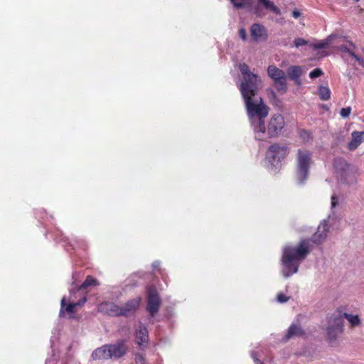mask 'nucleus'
Instances as JSON below:
<instances>
[{
    "instance_id": "nucleus-44",
    "label": "nucleus",
    "mask_w": 364,
    "mask_h": 364,
    "mask_svg": "<svg viewBox=\"0 0 364 364\" xmlns=\"http://www.w3.org/2000/svg\"><path fill=\"white\" fill-rule=\"evenodd\" d=\"M360 65L363 67H364V60L363 59Z\"/></svg>"
},
{
    "instance_id": "nucleus-4",
    "label": "nucleus",
    "mask_w": 364,
    "mask_h": 364,
    "mask_svg": "<svg viewBox=\"0 0 364 364\" xmlns=\"http://www.w3.org/2000/svg\"><path fill=\"white\" fill-rule=\"evenodd\" d=\"M313 163L311 153L306 149H299L296 157V178L298 183L304 184L309 178V170Z\"/></svg>"
},
{
    "instance_id": "nucleus-20",
    "label": "nucleus",
    "mask_w": 364,
    "mask_h": 364,
    "mask_svg": "<svg viewBox=\"0 0 364 364\" xmlns=\"http://www.w3.org/2000/svg\"><path fill=\"white\" fill-rule=\"evenodd\" d=\"M304 334V331L300 326L296 324H291L285 336L286 341L294 336H301Z\"/></svg>"
},
{
    "instance_id": "nucleus-42",
    "label": "nucleus",
    "mask_w": 364,
    "mask_h": 364,
    "mask_svg": "<svg viewBox=\"0 0 364 364\" xmlns=\"http://www.w3.org/2000/svg\"><path fill=\"white\" fill-rule=\"evenodd\" d=\"M356 61L358 62V63L360 64L363 60V58H361L360 57H359L358 55H357L355 58H354Z\"/></svg>"
},
{
    "instance_id": "nucleus-1",
    "label": "nucleus",
    "mask_w": 364,
    "mask_h": 364,
    "mask_svg": "<svg viewBox=\"0 0 364 364\" xmlns=\"http://www.w3.org/2000/svg\"><path fill=\"white\" fill-rule=\"evenodd\" d=\"M330 217L320 223L317 231L312 235L311 240H302L296 247L287 246L283 249L282 262L286 273H296L299 262L304 260L312 250V244H321L326 238L329 231L328 220Z\"/></svg>"
},
{
    "instance_id": "nucleus-36",
    "label": "nucleus",
    "mask_w": 364,
    "mask_h": 364,
    "mask_svg": "<svg viewBox=\"0 0 364 364\" xmlns=\"http://www.w3.org/2000/svg\"><path fill=\"white\" fill-rule=\"evenodd\" d=\"M252 358H253L255 364H263L257 357L255 353H252Z\"/></svg>"
},
{
    "instance_id": "nucleus-9",
    "label": "nucleus",
    "mask_w": 364,
    "mask_h": 364,
    "mask_svg": "<svg viewBox=\"0 0 364 364\" xmlns=\"http://www.w3.org/2000/svg\"><path fill=\"white\" fill-rule=\"evenodd\" d=\"M284 125V118L282 114L273 115L269 122L267 128H266L269 138L278 136Z\"/></svg>"
},
{
    "instance_id": "nucleus-2",
    "label": "nucleus",
    "mask_w": 364,
    "mask_h": 364,
    "mask_svg": "<svg viewBox=\"0 0 364 364\" xmlns=\"http://www.w3.org/2000/svg\"><path fill=\"white\" fill-rule=\"evenodd\" d=\"M247 114L255 139L262 140L266 132L265 119L269 114V107L261 97L244 100Z\"/></svg>"
},
{
    "instance_id": "nucleus-17",
    "label": "nucleus",
    "mask_w": 364,
    "mask_h": 364,
    "mask_svg": "<svg viewBox=\"0 0 364 364\" xmlns=\"http://www.w3.org/2000/svg\"><path fill=\"white\" fill-rule=\"evenodd\" d=\"M101 311L113 316H122L121 306L112 302H104L100 304Z\"/></svg>"
},
{
    "instance_id": "nucleus-3",
    "label": "nucleus",
    "mask_w": 364,
    "mask_h": 364,
    "mask_svg": "<svg viewBox=\"0 0 364 364\" xmlns=\"http://www.w3.org/2000/svg\"><path fill=\"white\" fill-rule=\"evenodd\" d=\"M239 70L242 75L239 90L243 100L259 97L257 94L263 87L261 77L251 72L249 66L245 63L239 65Z\"/></svg>"
},
{
    "instance_id": "nucleus-26",
    "label": "nucleus",
    "mask_w": 364,
    "mask_h": 364,
    "mask_svg": "<svg viewBox=\"0 0 364 364\" xmlns=\"http://www.w3.org/2000/svg\"><path fill=\"white\" fill-rule=\"evenodd\" d=\"M308 44V41L301 38H296L294 41V46L296 48H299L301 46H304Z\"/></svg>"
},
{
    "instance_id": "nucleus-40",
    "label": "nucleus",
    "mask_w": 364,
    "mask_h": 364,
    "mask_svg": "<svg viewBox=\"0 0 364 364\" xmlns=\"http://www.w3.org/2000/svg\"><path fill=\"white\" fill-rule=\"evenodd\" d=\"M351 57H353V58H355L357 55L352 50H349L348 53Z\"/></svg>"
},
{
    "instance_id": "nucleus-8",
    "label": "nucleus",
    "mask_w": 364,
    "mask_h": 364,
    "mask_svg": "<svg viewBox=\"0 0 364 364\" xmlns=\"http://www.w3.org/2000/svg\"><path fill=\"white\" fill-rule=\"evenodd\" d=\"M147 294L146 310L151 316H154L161 307V300L156 288L154 287L148 288Z\"/></svg>"
},
{
    "instance_id": "nucleus-25",
    "label": "nucleus",
    "mask_w": 364,
    "mask_h": 364,
    "mask_svg": "<svg viewBox=\"0 0 364 364\" xmlns=\"http://www.w3.org/2000/svg\"><path fill=\"white\" fill-rule=\"evenodd\" d=\"M299 136L304 142H306L311 139V134L306 129H301L299 131Z\"/></svg>"
},
{
    "instance_id": "nucleus-11",
    "label": "nucleus",
    "mask_w": 364,
    "mask_h": 364,
    "mask_svg": "<svg viewBox=\"0 0 364 364\" xmlns=\"http://www.w3.org/2000/svg\"><path fill=\"white\" fill-rule=\"evenodd\" d=\"M110 358L119 359L124 356L128 350L124 340L118 341L115 343L108 344Z\"/></svg>"
},
{
    "instance_id": "nucleus-10",
    "label": "nucleus",
    "mask_w": 364,
    "mask_h": 364,
    "mask_svg": "<svg viewBox=\"0 0 364 364\" xmlns=\"http://www.w3.org/2000/svg\"><path fill=\"white\" fill-rule=\"evenodd\" d=\"M250 31L251 38L255 42H264L268 38L267 29L260 23H253Z\"/></svg>"
},
{
    "instance_id": "nucleus-31",
    "label": "nucleus",
    "mask_w": 364,
    "mask_h": 364,
    "mask_svg": "<svg viewBox=\"0 0 364 364\" xmlns=\"http://www.w3.org/2000/svg\"><path fill=\"white\" fill-rule=\"evenodd\" d=\"M239 37L244 41H246L247 39V35L246 30L244 28H241L238 31Z\"/></svg>"
},
{
    "instance_id": "nucleus-35",
    "label": "nucleus",
    "mask_w": 364,
    "mask_h": 364,
    "mask_svg": "<svg viewBox=\"0 0 364 364\" xmlns=\"http://www.w3.org/2000/svg\"><path fill=\"white\" fill-rule=\"evenodd\" d=\"M301 16V13L299 10L295 9L292 11V16L294 18H298Z\"/></svg>"
},
{
    "instance_id": "nucleus-18",
    "label": "nucleus",
    "mask_w": 364,
    "mask_h": 364,
    "mask_svg": "<svg viewBox=\"0 0 364 364\" xmlns=\"http://www.w3.org/2000/svg\"><path fill=\"white\" fill-rule=\"evenodd\" d=\"M91 357L93 360H108L111 359L108 344L104 345L100 348L95 349Z\"/></svg>"
},
{
    "instance_id": "nucleus-38",
    "label": "nucleus",
    "mask_w": 364,
    "mask_h": 364,
    "mask_svg": "<svg viewBox=\"0 0 364 364\" xmlns=\"http://www.w3.org/2000/svg\"><path fill=\"white\" fill-rule=\"evenodd\" d=\"M339 50L341 51H343V52H345V53H348V51L350 50V49L345 45H342L339 47Z\"/></svg>"
},
{
    "instance_id": "nucleus-14",
    "label": "nucleus",
    "mask_w": 364,
    "mask_h": 364,
    "mask_svg": "<svg viewBox=\"0 0 364 364\" xmlns=\"http://www.w3.org/2000/svg\"><path fill=\"white\" fill-rule=\"evenodd\" d=\"M140 302V297L128 301L123 306H121L122 316H128L133 314L139 307Z\"/></svg>"
},
{
    "instance_id": "nucleus-32",
    "label": "nucleus",
    "mask_w": 364,
    "mask_h": 364,
    "mask_svg": "<svg viewBox=\"0 0 364 364\" xmlns=\"http://www.w3.org/2000/svg\"><path fill=\"white\" fill-rule=\"evenodd\" d=\"M267 94L269 97V98L275 99L277 97V95L275 92L272 89H267Z\"/></svg>"
},
{
    "instance_id": "nucleus-24",
    "label": "nucleus",
    "mask_w": 364,
    "mask_h": 364,
    "mask_svg": "<svg viewBox=\"0 0 364 364\" xmlns=\"http://www.w3.org/2000/svg\"><path fill=\"white\" fill-rule=\"evenodd\" d=\"M97 284V282L91 276H87L85 281L81 284L80 289H86L90 286H95Z\"/></svg>"
},
{
    "instance_id": "nucleus-7",
    "label": "nucleus",
    "mask_w": 364,
    "mask_h": 364,
    "mask_svg": "<svg viewBox=\"0 0 364 364\" xmlns=\"http://www.w3.org/2000/svg\"><path fill=\"white\" fill-rule=\"evenodd\" d=\"M288 152L289 147L287 146L276 143L269 147L267 159L272 165L275 166L287 156Z\"/></svg>"
},
{
    "instance_id": "nucleus-28",
    "label": "nucleus",
    "mask_w": 364,
    "mask_h": 364,
    "mask_svg": "<svg viewBox=\"0 0 364 364\" xmlns=\"http://www.w3.org/2000/svg\"><path fill=\"white\" fill-rule=\"evenodd\" d=\"M328 42L325 41H321L317 43H314L312 45V47L314 49H323L328 46Z\"/></svg>"
},
{
    "instance_id": "nucleus-34",
    "label": "nucleus",
    "mask_w": 364,
    "mask_h": 364,
    "mask_svg": "<svg viewBox=\"0 0 364 364\" xmlns=\"http://www.w3.org/2000/svg\"><path fill=\"white\" fill-rule=\"evenodd\" d=\"M159 265H160V262H159V261H155L154 262H153V264H152V266L154 268L153 270L154 271H160L161 269L159 268Z\"/></svg>"
},
{
    "instance_id": "nucleus-39",
    "label": "nucleus",
    "mask_w": 364,
    "mask_h": 364,
    "mask_svg": "<svg viewBox=\"0 0 364 364\" xmlns=\"http://www.w3.org/2000/svg\"><path fill=\"white\" fill-rule=\"evenodd\" d=\"M135 360L136 363H142L144 361V358L141 355H136L135 358Z\"/></svg>"
},
{
    "instance_id": "nucleus-6",
    "label": "nucleus",
    "mask_w": 364,
    "mask_h": 364,
    "mask_svg": "<svg viewBox=\"0 0 364 364\" xmlns=\"http://www.w3.org/2000/svg\"><path fill=\"white\" fill-rule=\"evenodd\" d=\"M268 76L272 80L273 85L281 93L287 91V74L283 70L278 68L274 65H270L267 68Z\"/></svg>"
},
{
    "instance_id": "nucleus-41",
    "label": "nucleus",
    "mask_w": 364,
    "mask_h": 364,
    "mask_svg": "<svg viewBox=\"0 0 364 364\" xmlns=\"http://www.w3.org/2000/svg\"><path fill=\"white\" fill-rule=\"evenodd\" d=\"M356 61L358 62V63L360 64L363 60V58H361L360 57H359L358 55H357L355 58H354Z\"/></svg>"
},
{
    "instance_id": "nucleus-15",
    "label": "nucleus",
    "mask_w": 364,
    "mask_h": 364,
    "mask_svg": "<svg viewBox=\"0 0 364 364\" xmlns=\"http://www.w3.org/2000/svg\"><path fill=\"white\" fill-rule=\"evenodd\" d=\"M302 68L299 65H291L289 67L287 70V75L289 78L294 81L297 85H300L301 84V76L302 75Z\"/></svg>"
},
{
    "instance_id": "nucleus-16",
    "label": "nucleus",
    "mask_w": 364,
    "mask_h": 364,
    "mask_svg": "<svg viewBox=\"0 0 364 364\" xmlns=\"http://www.w3.org/2000/svg\"><path fill=\"white\" fill-rule=\"evenodd\" d=\"M334 166L341 171V181L343 183H348L346 176L348 174L349 164L343 159H336L334 161Z\"/></svg>"
},
{
    "instance_id": "nucleus-13",
    "label": "nucleus",
    "mask_w": 364,
    "mask_h": 364,
    "mask_svg": "<svg viewBox=\"0 0 364 364\" xmlns=\"http://www.w3.org/2000/svg\"><path fill=\"white\" fill-rule=\"evenodd\" d=\"M135 338L137 345L142 349L147 347L149 343V333L147 328L139 324L135 331Z\"/></svg>"
},
{
    "instance_id": "nucleus-29",
    "label": "nucleus",
    "mask_w": 364,
    "mask_h": 364,
    "mask_svg": "<svg viewBox=\"0 0 364 364\" xmlns=\"http://www.w3.org/2000/svg\"><path fill=\"white\" fill-rule=\"evenodd\" d=\"M350 112H351V107H343L341 109L340 114L343 118H346L350 115Z\"/></svg>"
},
{
    "instance_id": "nucleus-22",
    "label": "nucleus",
    "mask_w": 364,
    "mask_h": 364,
    "mask_svg": "<svg viewBox=\"0 0 364 364\" xmlns=\"http://www.w3.org/2000/svg\"><path fill=\"white\" fill-rule=\"evenodd\" d=\"M343 317L346 318L352 327L359 326L361 323L360 317L358 315L344 313Z\"/></svg>"
},
{
    "instance_id": "nucleus-43",
    "label": "nucleus",
    "mask_w": 364,
    "mask_h": 364,
    "mask_svg": "<svg viewBox=\"0 0 364 364\" xmlns=\"http://www.w3.org/2000/svg\"><path fill=\"white\" fill-rule=\"evenodd\" d=\"M230 2L232 3V4L233 5V6H235V4H236V1L235 0H230Z\"/></svg>"
},
{
    "instance_id": "nucleus-21",
    "label": "nucleus",
    "mask_w": 364,
    "mask_h": 364,
    "mask_svg": "<svg viewBox=\"0 0 364 364\" xmlns=\"http://www.w3.org/2000/svg\"><path fill=\"white\" fill-rule=\"evenodd\" d=\"M257 1H258V3L259 4H262L265 9L271 11L272 12H273L274 14H277V15L281 14L280 9L277 6H275V4H274V2L272 1H271V0H257Z\"/></svg>"
},
{
    "instance_id": "nucleus-45",
    "label": "nucleus",
    "mask_w": 364,
    "mask_h": 364,
    "mask_svg": "<svg viewBox=\"0 0 364 364\" xmlns=\"http://www.w3.org/2000/svg\"><path fill=\"white\" fill-rule=\"evenodd\" d=\"M355 1H358L359 0H355Z\"/></svg>"
},
{
    "instance_id": "nucleus-12",
    "label": "nucleus",
    "mask_w": 364,
    "mask_h": 364,
    "mask_svg": "<svg viewBox=\"0 0 364 364\" xmlns=\"http://www.w3.org/2000/svg\"><path fill=\"white\" fill-rule=\"evenodd\" d=\"M86 301L87 298L84 296L78 302L70 303L68 305H65V298L63 297L60 302V310L59 312V316H64L65 312L70 315L74 314L76 312V309L77 307L82 306Z\"/></svg>"
},
{
    "instance_id": "nucleus-27",
    "label": "nucleus",
    "mask_w": 364,
    "mask_h": 364,
    "mask_svg": "<svg viewBox=\"0 0 364 364\" xmlns=\"http://www.w3.org/2000/svg\"><path fill=\"white\" fill-rule=\"evenodd\" d=\"M323 74V71L320 68H315L309 73V77L311 79H314L321 76Z\"/></svg>"
},
{
    "instance_id": "nucleus-30",
    "label": "nucleus",
    "mask_w": 364,
    "mask_h": 364,
    "mask_svg": "<svg viewBox=\"0 0 364 364\" xmlns=\"http://www.w3.org/2000/svg\"><path fill=\"white\" fill-rule=\"evenodd\" d=\"M289 296H287L282 293H279L277 294V301L279 303H285L289 301Z\"/></svg>"
},
{
    "instance_id": "nucleus-37",
    "label": "nucleus",
    "mask_w": 364,
    "mask_h": 364,
    "mask_svg": "<svg viewBox=\"0 0 364 364\" xmlns=\"http://www.w3.org/2000/svg\"><path fill=\"white\" fill-rule=\"evenodd\" d=\"M245 6V3L244 2H236V4H235V9H242Z\"/></svg>"
},
{
    "instance_id": "nucleus-33",
    "label": "nucleus",
    "mask_w": 364,
    "mask_h": 364,
    "mask_svg": "<svg viewBox=\"0 0 364 364\" xmlns=\"http://www.w3.org/2000/svg\"><path fill=\"white\" fill-rule=\"evenodd\" d=\"M338 204V198L335 195L331 196V207L335 208Z\"/></svg>"
},
{
    "instance_id": "nucleus-5",
    "label": "nucleus",
    "mask_w": 364,
    "mask_h": 364,
    "mask_svg": "<svg viewBox=\"0 0 364 364\" xmlns=\"http://www.w3.org/2000/svg\"><path fill=\"white\" fill-rule=\"evenodd\" d=\"M344 331L343 319L340 315H333L326 328V340L328 343L334 346L338 344L340 336Z\"/></svg>"
},
{
    "instance_id": "nucleus-19",
    "label": "nucleus",
    "mask_w": 364,
    "mask_h": 364,
    "mask_svg": "<svg viewBox=\"0 0 364 364\" xmlns=\"http://www.w3.org/2000/svg\"><path fill=\"white\" fill-rule=\"evenodd\" d=\"M352 139L348 144V149L351 151L356 149L364 141V132L354 131L352 132Z\"/></svg>"
},
{
    "instance_id": "nucleus-23",
    "label": "nucleus",
    "mask_w": 364,
    "mask_h": 364,
    "mask_svg": "<svg viewBox=\"0 0 364 364\" xmlns=\"http://www.w3.org/2000/svg\"><path fill=\"white\" fill-rule=\"evenodd\" d=\"M318 95L321 100L326 101L331 97V90L328 87L319 86L318 90Z\"/></svg>"
}]
</instances>
